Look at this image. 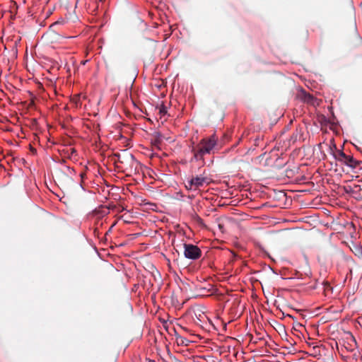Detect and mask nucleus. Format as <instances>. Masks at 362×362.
Masks as SVG:
<instances>
[{"mask_svg": "<svg viewBox=\"0 0 362 362\" xmlns=\"http://www.w3.org/2000/svg\"><path fill=\"white\" fill-rule=\"evenodd\" d=\"M218 137L216 134H212L209 137L204 138L193 147V159L197 161H202L204 163V156L206 154H214L217 151Z\"/></svg>", "mask_w": 362, "mask_h": 362, "instance_id": "1", "label": "nucleus"}, {"mask_svg": "<svg viewBox=\"0 0 362 362\" xmlns=\"http://www.w3.org/2000/svg\"><path fill=\"white\" fill-rule=\"evenodd\" d=\"M184 256L187 259L195 260L202 255L201 250L192 244H184Z\"/></svg>", "mask_w": 362, "mask_h": 362, "instance_id": "2", "label": "nucleus"}, {"mask_svg": "<svg viewBox=\"0 0 362 362\" xmlns=\"http://www.w3.org/2000/svg\"><path fill=\"white\" fill-rule=\"evenodd\" d=\"M209 179L203 175L196 176L192 177L189 182L188 184L191 189H197L201 187H203L204 185L209 184Z\"/></svg>", "mask_w": 362, "mask_h": 362, "instance_id": "3", "label": "nucleus"}, {"mask_svg": "<svg viewBox=\"0 0 362 362\" xmlns=\"http://www.w3.org/2000/svg\"><path fill=\"white\" fill-rule=\"evenodd\" d=\"M351 341L354 343V344H350V348L349 349L346 346L345 347L348 350V351L350 352V355L347 356L346 357L350 358V362H358L361 358V354L356 347V342L353 337Z\"/></svg>", "mask_w": 362, "mask_h": 362, "instance_id": "4", "label": "nucleus"}, {"mask_svg": "<svg viewBox=\"0 0 362 362\" xmlns=\"http://www.w3.org/2000/svg\"><path fill=\"white\" fill-rule=\"evenodd\" d=\"M346 165L351 167V168H356L357 165V161L350 156H347L346 158L344 159L343 161Z\"/></svg>", "mask_w": 362, "mask_h": 362, "instance_id": "5", "label": "nucleus"}, {"mask_svg": "<svg viewBox=\"0 0 362 362\" xmlns=\"http://www.w3.org/2000/svg\"><path fill=\"white\" fill-rule=\"evenodd\" d=\"M159 113L161 116H164L167 114V107L165 105L162 104L159 107Z\"/></svg>", "mask_w": 362, "mask_h": 362, "instance_id": "6", "label": "nucleus"}, {"mask_svg": "<svg viewBox=\"0 0 362 362\" xmlns=\"http://www.w3.org/2000/svg\"><path fill=\"white\" fill-rule=\"evenodd\" d=\"M72 101L76 104V106L78 107L79 105H81V103H80V96L79 95H75L73 98H72Z\"/></svg>", "mask_w": 362, "mask_h": 362, "instance_id": "7", "label": "nucleus"}, {"mask_svg": "<svg viewBox=\"0 0 362 362\" xmlns=\"http://www.w3.org/2000/svg\"><path fill=\"white\" fill-rule=\"evenodd\" d=\"M338 159L340 161H344V159L346 158L347 155H346L343 151H340L338 153Z\"/></svg>", "mask_w": 362, "mask_h": 362, "instance_id": "8", "label": "nucleus"}, {"mask_svg": "<svg viewBox=\"0 0 362 362\" xmlns=\"http://www.w3.org/2000/svg\"><path fill=\"white\" fill-rule=\"evenodd\" d=\"M305 94V97H304V100L309 103L311 101V100L313 99V96L310 95V94H307L305 93H304Z\"/></svg>", "mask_w": 362, "mask_h": 362, "instance_id": "9", "label": "nucleus"}, {"mask_svg": "<svg viewBox=\"0 0 362 362\" xmlns=\"http://www.w3.org/2000/svg\"><path fill=\"white\" fill-rule=\"evenodd\" d=\"M85 173H81L79 176L81 177V179H83V177L85 176Z\"/></svg>", "mask_w": 362, "mask_h": 362, "instance_id": "10", "label": "nucleus"}, {"mask_svg": "<svg viewBox=\"0 0 362 362\" xmlns=\"http://www.w3.org/2000/svg\"><path fill=\"white\" fill-rule=\"evenodd\" d=\"M148 362H156L154 360H149Z\"/></svg>", "mask_w": 362, "mask_h": 362, "instance_id": "11", "label": "nucleus"}]
</instances>
